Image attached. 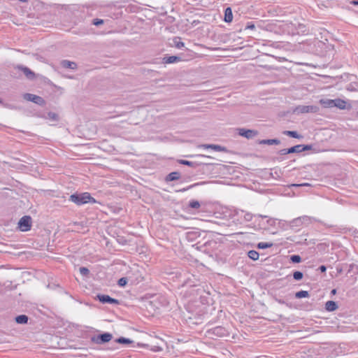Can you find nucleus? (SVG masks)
<instances>
[{
    "mask_svg": "<svg viewBox=\"0 0 358 358\" xmlns=\"http://www.w3.org/2000/svg\"><path fill=\"white\" fill-rule=\"evenodd\" d=\"M69 200L78 206L85 203H96V200L93 198L89 192H83L81 194H73L70 196Z\"/></svg>",
    "mask_w": 358,
    "mask_h": 358,
    "instance_id": "obj_1",
    "label": "nucleus"
},
{
    "mask_svg": "<svg viewBox=\"0 0 358 358\" xmlns=\"http://www.w3.org/2000/svg\"><path fill=\"white\" fill-rule=\"evenodd\" d=\"M18 228L21 231H28L31 228V218L30 216H23L18 222Z\"/></svg>",
    "mask_w": 358,
    "mask_h": 358,
    "instance_id": "obj_2",
    "label": "nucleus"
},
{
    "mask_svg": "<svg viewBox=\"0 0 358 358\" xmlns=\"http://www.w3.org/2000/svg\"><path fill=\"white\" fill-rule=\"evenodd\" d=\"M24 98L27 101H32L41 106L44 105L45 103L42 97L32 94H25L24 95Z\"/></svg>",
    "mask_w": 358,
    "mask_h": 358,
    "instance_id": "obj_3",
    "label": "nucleus"
},
{
    "mask_svg": "<svg viewBox=\"0 0 358 358\" xmlns=\"http://www.w3.org/2000/svg\"><path fill=\"white\" fill-rule=\"evenodd\" d=\"M113 336L112 334L110 333H105L103 334H100L97 336L96 337L93 338V341L98 343V344H102L104 343H108L112 339Z\"/></svg>",
    "mask_w": 358,
    "mask_h": 358,
    "instance_id": "obj_4",
    "label": "nucleus"
},
{
    "mask_svg": "<svg viewBox=\"0 0 358 358\" xmlns=\"http://www.w3.org/2000/svg\"><path fill=\"white\" fill-rule=\"evenodd\" d=\"M258 132L255 130L251 129H238V134L240 136H244L247 138H251L256 135H257Z\"/></svg>",
    "mask_w": 358,
    "mask_h": 358,
    "instance_id": "obj_5",
    "label": "nucleus"
},
{
    "mask_svg": "<svg viewBox=\"0 0 358 358\" xmlns=\"http://www.w3.org/2000/svg\"><path fill=\"white\" fill-rule=\"evenodd\" d=\"M310 149V145H297L290 148H288V152H289L290 153L301 152L305 150H309Z\"/></svg>",
    "mask_w": 358,
    "mask_h": 358,
    "instance_id": "obj_6",
    "label": "nucleus"
},
{
    "mask_svg": "<svg viewBox=\"0 0 358 358\" xmlns=\"http://www.w3.org/2000/svg\"><path fill=\"white\" fill-rule=\"evenodd\" d=\"M98 298H99V301L103 303H115V304L119 303L118 300H117L115 299H113L108 295H104V294L99 295Z\"/></svg>",
    "mask_w": 358,
    "mask_h": 358,
    "instance_id": "obj_7",
    "label": "nucleus"
},
{
    "mask_svg": "<svg viewBox=\"0 0 358 358\" xmlns=\"http://www.w3.org/2000/svg\"><path fill=\"white\" fill-rule=\"evenodd\" d=\"M320 103L324 108H333L334 107V100L333 99H321Z\"/></svg>",
    "mask_w": 358,
    "mask_h": 358,
    "instance_id": "obj_8",
    "label": "nucleus"
},
{
    "mask_svg": "<svg viewBox=\"0 0 358 358\" xmlns=\"http://www.w3.org/2000/svg\"><path fill=\"white\" fill-rule=\"evenodd\" d=\"M334 107L338 108L339 109H345L347 108V102L345 100L337 99H334Z\"/></svg>",
    "mask_w": 358,
    "mask_h": 358,
    "instance_id": "obj_9",
    "label": "nucleus"
},
{
    "mask_svg": "<svg viewBox=\"0 0 358 358\" xmlns=\"http://www.w3.org/2000/svg\"><path fill=\"white\" fill-rule=\"evenodd\" d=\"M18 68L24 73V75L28 78L33 79L35 77L34 73L31 71L29 68L24 66H20Z\"/></svg>",
    "mask_w": 358,
    "mask_h": 358,
    "instance_id": "obj_10",
    "label": "nucleus"
},
{
    "mask_svg": "<svg viewBox=\"0 0 358 358\" xmlns=\"http://www.w3.org/2000/svg\"><path fill=\"white\" fill-rule=\"evenodd\" d=\"M233 20V13L231 8L228 7L224 10V21L231 22Z\"/></svg>",
    "mask_w": 358,
    "mask_h": 358,
    "instance_id": "obj_11",
    "label": "nucleus"
},
{
    "mask_svg": "<svg viewBox=\"0 0 358 358\" xmlns=\"http://www.w3.org/2000/svg\"><path fill=\"white\" fill-rule=\"evenodd\" d=\"M164 64H172L180 61V58L176 56H170L163 59Z\"/></svg>",
    "mask_w": 358,
    "mask_h": 358,
    "instance_id": "obj_12",
    "label": "nucleus"
},
{
    "mask_svg": "<svg viewBox=\"0 0 358 358\" xmlns=\"http://www.w3.org/2000/svg\"><path fill=\"white\" fill-rule=\"evenodd\" d=\"M337 308V304L333 301H328L325 304V308L328 311H334L336 310Z\"/></svg>",
    "mask_w": 358,
    "mask_h": 358,
    "instance_id": "obj_13",
    "label": "nucleus"
},
{
    "mask_svg": "<svg viewBox=\"0 0 358 358\" xmlns=\"http://www.w3.org/2000/svg\"><path fill=\"white\" fill-rule=\"evenodd\" d=\"M280 141L278 139L261 140L259 141V144L261 145H278Z\"/></svg>",
    "mask_w": 358,
    "mask_h": 358,
    "instance_id": "obj_14",
    "label": "nucleus"
},
{
    "mask_svg": "<svg viewBox=\"0 0 358 358\" xmlns=\"http://www.w3.org/2000/svg\"><path fill=\"white\" fill-rule=\"evenodd\" d=\"M15 322L18 324H27L28 322V317L25 315H18L15 317Z\"/></svg>",
    "mask_w": 358,
    "mask_h": 358,
    "instance_id": "obj_15",
    "label": "nucleus"
},
{
    "mask_svg": "<svg viewBox=\"0 0 358 358\" xmlns=\"http://www.w3.org/2000/svg\"><path fill=\"white\" fill-rule=\"evenodd\" d=\"M202 147L204 148H211L215 151L219 152L225 150L224 148L218 145H203Z\"/></svg>",
    "mask_w": 358,
    "mask_h": 358,
    "instance_id": "obj_16",
    "label": "nucleus"
},
{
    "mask_svg": "<svg viewBox=\"0 0 358 358\" xmlns=\"http://www.w3.org/2000/svg\"><path fill=\"white\" fill-rule=\"evenodd\" d=\"M180 174L178 172H172L169 173L167 176V180L173 181L179 179Z\"/></svg>",
    "mask_w": 358,
    "mask_h": 358,
    "instance_id": "obj_17",
    "label": "nucleus"
},
{
    "mask_svg": "<svg viewBox=\"0 0 358 358\" xmlns=\"http://www.w3.org/2000/svg\"><path fill=\"white\" fill-rule=\"evenodd\" d=\"M248 257L252 260H257L259 259V255L255 250H250L248 252Z\"/></svg>",
    "mask_w": 358,
    "mask_h": 358,
    "instance_id": "obj_18",
    "label": "nucleus"
},
{
    "mask_svg": "<svg viewBox=\"0 0 358 358\" xmlns=\"http://www.w3.org/2000/svg\"><path fill=\"white\" fill-rule=\"evenodd\" d=\"M284 134L287 136H289L292 138H299L301 136L298 134L296 131H285Z\"/></svg>",
    "mask_w": 358,
    "mask_h": 358,
    "instance_id": "obj_19",
    "label": "nucleus"
},
{
    "mask_svg": "<svg viewBox=\"0 0 358 358\" xmlns=\"http://www.w3.org/2000/svg\"><path fill=\"white\" fill-rule=\"evenodd\" d=\"M273 246L271 243L260 242L257 245V248L259 249H266Z\"/></svg>",
    "mask_w": 358,
    "mask_h": 358,
    "instance_id": "obj_20",
    "label": "nucleus"
},
{
    "mask_svg": "<svg viewBox=\"0 0 358 358\" xmlns=\"http://www.w3.org/2000/svg\"><path fill=\"white\" fill-rule=\"evenodd\" d=\"M62 64H63V66L66 68H69V69H73L76 68V64L74 62H72L64 61L62 62Z\"/></svg>",
    "mask_w": 358,
    "mask_h": 358,
    "instance_id": "obj_21",
    "label": "nucleus"
},
{
    "mask_svg": "<svg viewBox=\"0 0 358 358\" xmlns=\"http://www.w3.org/2000/svg\"><path fill=\"white\" fill-rule=\"evenodd\" d=\"M296 297L298 299L306 298L309 296L308 292L307 291H300L296 293Z\"/></svg>",
    "mask_w": 358,
    "mask_h": 358,
    "instance_id": "obj_22",
    "label": "nucleus"
},
{
    "mask_svg": "<svg viewBox=\"0 0 358 358\" xmlns=\"http://www.w3.org/2000/svg\"><path fill=\"white\" fill-rule=\"evenodd\" d=\"M116 341L121 344H130L132 343L131 340L125 338H119Z\"/></svg>",
    "mask_w": 358,
    "mask_h": 358,
    "instance_id": "obj_23",
    "label": "nucleus"
},
{
    "mask_svg": "<svg viewBox=\"0 0 358 358\" xmlns=\"http://www.w3.org/2000/svg\"><path fill=\"white\" fill-rule=\"evenodd\" d=\"M189 206L192 208H199L200 207V203L197 201L192 200L189 202Z\"/></svg>",
    "mask_w": 358,
    "mask_h": 358,
    "instance_id": "obj_24",
    "label": "nucleus"
},
{
    "mask_svg": "<svg viewBox=\"0 0 358 358\" xmlns=\"http://www.w3.org/2000/svg\"><path fill=\"white\" fill-rule=\"evenodd\" d=\"M174 42H175V46L177 48H181L182 47H184L185 44L183 42L180 41L179 40V38H176L174 40Z\"/></svg>",
    "mask_w": 358,
    "mask_h": 358,
    "instance_id": "obj_25",
    "label": "nucleus"
},
{
    "mask_svg": "<svg viewBox=\"0 0 358 358\" xmlns=\"http://www.w3.org/2000/svg\"><path fill=\"white\" fill-rule=\"evenodd\" d=\"M293 277L295 280H299L303 278V273L300 271H295L293 274Z\"/></svg>",
    "mask_w": 358,
    "mask_h": 358,
    "instance_id": "obj_26",
    "label": "nucleus"
},
{
    "mask_svg": "<svg viewBox=\"0 0 358 358\" xmlns=\"http://www.w3.org/2000/svg\"><path fill=\"white\" fill-rule=\"evenodd\" d=\"M291 260L294 263H299L301 259V257L299 255H292L291 257Z\"/></svg>",
    "mask_w": 358,
    "mask_h": 358,
    "instance_id": "obj_27",
    "label": "nucleus"
},
{
    "mask_svg": "<svg viewBox=\"0 0 358 358\" xmlns=\"http://www.w3.org/2000/svg\"><path fill=\"white\" fill-rule=\"evenodd\" d=\"M127 278H121L119 280H118V285L121 287L122 286H124L126 284H127Z\"/></svg>",
    "mask_w": 358,
    "mask_h": 358,
    "instance_id": "obj_28",
    "label": "nucleus"
},
{
    "mask_svg": "<svg viewBox=\"0 0 358 358\" xmlns=\"http://www.w3.org/2000/svg\"><path fill=\"white\" fill-rule=\"evenodd\" d=\"M180 164H184V165H187V166H192L193 163L192 162H189V161H187V160H180L179 161Z\"/></svg>",
    "mask_w": 358,
    "mask_h": 358,
    "instance_id": "obj_29",
    "label": "nucleus"
},
{
    "mask_svg": "<svg viewBox=\"0 0 358 358\" xmlns=\"http://www.w3.org/2000/svg\"><path fill=\"white\" fill-rule=\"evenodd\" d=\"M80 272L83 275H87L89 273V270L85 267L80 268Z\"/></svg>",
    "mask_w": 358,
    "mask_h": 358,
    "instance_id": "obj_30",
    "label": "nucleus"
},
{
    "mask_svg": "<svg viewBox=\"0 0 358 358\" xmlns=\"http://www.w3.org/2000/svg\"><path fill=\"white\" fill-rule=\"evenodd\" d=\"M103 23V21L102 20H99V19H95L94 20V22H93V24L94 25H99V24H101Z\"/></svg>",
    "mask_w": 358,
    "mask_h": 358,
    "instance_id": "obj_31",
    "label": "nucleus"
},
{
    "mask_svg": "<svg viewBox=\"0 0 358 358\" xmlns=\"http://www.w3.org/2000/svg\"><path fill=\"white\" fill-rule=\"evenodd\" d=\"M280 154L282 155H287V154H290L289 152H288V148L287 149H282L280 151Z\"/></svg>",
    "mask_w": 358,
    "mask_h": 358,
    "instance_id": "obj_32",
    "label": "nucleus"
},
{
    "mask_svg": "<svg viewBox=\"0 0 358 358\" xmlns=\"http://www.w3.org/2000/svg\"><path fill=\"white\" fill-rule=\"evenodd\" d=\"M351 3L355 6H358V0H352Z\"/></svg>",
    "mask_w": 358,
    "mask_h": 358,
    "instance_id": "obj_33",
    "label": "nucleus"
},
{
    "mask_svg": "<svg viewBox=\"0 0 358 358\" xmlns=\"http://www.w3.org/2000/svg\"><path fill=\"white\" fill-rule=\"evenodd\" d=\"M320 271H321L322 272H324V271H326V266H321L320 267Z\"/></svg>",
    "mask_w": 358,
    "mask_h": 358,
    "instance_id": "obj_34",
    "label": "nucleus"
},
{
    "mask_svg": "<svg viewBox=\"0 0 358 358\" xmlns=\"http://www.w3.org/2000/svg\"><path fill=\"white\" fill-rule=\"evenodd\" d=\"M248 28L253 29H255V25L252 24H249V25H248Z\"/></svg>",
    "mask_w": 358,
    "mask_h": 358,
    "instance_id": "obj_35",
    "label": "nucleus"
},
{
    "mask_svg": "<svg viewBox=\"0 0 358 358\" xmlns=\"http://www.w3.org/2000/svg\"><path fill=\"white\" fill-rule=\"evenodd\" d=\"M294 186H306V185H308V183H304V184H301V185H293Z\"/></svg>",
    "mask_w": 358,
    "mask_h": 358,
    "instance_id": "obj_36",
    "label": "nucleus"
},
{
    "mask_svg": "<svg viewBox=\"0 0 358 358\" xmlns=\"http://www.w3.org/2000/svg\"><path fill=\"white\" fill-rule=\"evenodd\" d=\"M336 289H333V290L331 291V293H332L333 294H336Z\"/></svg>",
    "mask_w": 358,
    "mask_h": 358,
    "instance_id": "obj_37",
    "label": "nucleus"
},
{
    "mask_svg": "<svg viewBox=\"0 0 358 358\" xmlns=\"http://www.w3.org/2000/svg\"><path fill=\"white\" fill-rule=\"evenodd\" d=\"M19 1H21V2H26L27 1V0H19Z\"/></svg>",
    "mask_w": 358,
    "mask_h": 358,
    "instance_id": "obj_38",
    "label": "nucleus"
}]
</instances>
